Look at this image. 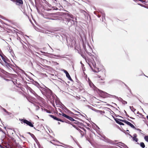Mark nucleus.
Returning <instances> with one entry per match:
<instances>
[{"mask_svg":"<svg viewBox=\"0 0 148 148\" xmlns=\"http://www.w3.org/2000/svg\"><path fill=\"white\" fill-rule=\"evenodd\" d=\"M89 80V84L90 86L91 87H92V86H93L94 87H95V89H94L95 90H96L97 92L101 96H102L103 97H106L107 96V95L108 94L102 90H99L98 88H97V87H96L93 84V83L90 81V79L88 78Z\"/></svg>","mask_w":148,"mask_h":148,"instance_id":"nucleus-1","label":"nucleus"},{"mask_svg":"<svg viewBox=\"0 0 148 148\" xmlns=\"http://www.w3.org/2000/svg\"><path fill=\"white\" fill-rule=\"evenodd\" d=\"M45 88H43L41 92L42 94L46 97L51 96L52 94V91L49 88L45 86Z\"/></svg>","mask_w":148,"mask_h":148,"instance_id":"nucleus-2","label":"nucleus"},{"mask_svg":"<svg viewBox=\"0 0 148 148\" xmlns=\"http://www.w3.org/2000/svg\"><path fill=\"white\" fill-rule=\"evenodd\" d=\"M88 64L90 67L91 69L94 72H97L96 71V70H98L99 72L100 71L99 69L98 68L96 67V64L93 59L92 60H91V62H89Z\"/></svg>","mask_w":148,"mask_h":148,"instance_id":"nucleus-3","label":"nucleus"},{"mask_svg":"<svg viewBox=\"0 0 148 148\" xmlns=\"http://www.w3.org/2000/svg\"><path fill=\"white\" fill-rule=\"evenodd\" d=\"M27 89L32 94H33L38 100L41 101V102H43L44 99L38 96L30 87L28 86Z\"/></svg>","mask_w":148,"mask_h":148,"instance_id":"nucleus-4","label":"nucleus"},{"mask_svg":"<svg viewBox=\"0 0 148 148\" xmlns=\"http://www.w3.org/2000/svg\"><path fill=\"white\" fill-rule=\"evenodd\" d=\"M2 60L4 62L2 63V65L5 66L8 68H12L13 65L10 63V60L6 57H4Z\"/></svg>","mask_w":148,"mask_h":148,"instance_id":"nucleus-5","label":"nucleus"},{"mask_svg":"<svg viewBox=\"0 0 148 148\" xmlns=\"http://www.w3.org/2000/svg\"><path fill=\"white\" fill-rule=\"evenodd\" d=\"M19 120L21 121V123L22 124L23 123L31 127H33L34 126L33 125L34 123H32L31 122L28 121L26 119H19Z\"/></svg>","mask_w":148,"mask_h":148,"instance_id":"nucleus-6","label":"nucleus"},{"mask_svg":"<svg viewBox=\"0 0 148 148\" xmlns=\"http://www.w3.org/2000/svg\"><path fill=\"white\" fill-rule=\"evenodd\" d=\"M88 47L89 49V52L88 51L87 49H86L85 45L84 44L83 45V48L84 49L85 51L88 53L89 55L91 56V55H92L91 54V52H92V49L90 46L88 45Z\"/></svg>","mask_w":148,"mask_h":148,"instance_id":"nucleus-7","label":"nucleus"},{"mask_svg":"<svg viewBox=\"0 0 148 148\" xmlns=\"http://www.w3.org/2000/svg\"><path fill=\"white\" fill-rule=\"evenodd\" d=\"M74 23V22L73 20L68 18L66 19V21L65 24H66L69 27H71Z\"/></svg>","mask_w":148,"mask_h":148,"instance_id":"nucleus-8","label":"nucleus"},{"mask_svg":"<svg viewBox=\"0 0 148 148\" xmlns=\"http://www.w3.org/2000/svg\"><path fill=\"white\" fill-rule=\"evenodd\" d=\"M67 122L68 123H69V124H71L75 128H76L77 130H78L79 131V132L80 133V134H81L82 136H83L85 134V133L84 132L82 131L80 129H79L78 127H77L76 126H75V125H73V124H71V122L70 121H67Z\"/></svg>","mask_w":148,"mask_h":148,"instance_id":"nucleus-9","label":"nucleus"},{"mask_svg":"<svg viewBox=\"0 0 148 148\" xmlns=\"http://www.w3.org/2000/svg\"><path fill=\"white\" fill-rule=\"evenodd\" d=\"M120 121H122L126 124H127L128 125L130 126L131 127L134 129H136V128L135 127L132 123H131L130 122L126 121L125 120H120Z\"/></svg>","mask_w":148,"mask_h":148,"instance_id":"nucleus-10","label":"nucleus"},{"mask_svg":"<svg viewBox=\"0 0 148 148\" xmlns=\"http://www.w3.org/2000/svg\"><path fill=\"white\" fill-rule=\"evenodd\" d=\"M66 40L67 43V44H69V45H70L71 46L73 47L74 45H75V41L74 40L71 39L70 42L69 43L68 39L67 38H66Z\"/></svg>","mask_w":148,"mask_h":148,"instance_id":"nucleus-11","label":"nucleus"},{"mask_svg":"<svg viewBox=\"0 0 148 148\" xmlns=\"http://www.w3.org/2000/svg\"><path fill=\"white\" fill-rule=\"evenodd\" d=\"M63 71L65 73L66 77L68 78V79L70 81L73 82V80L71 79L70 75L69 74V73L67 72V71L64 69L63 70Z\"/></svg>","mask_w":148,"mask_h":148,"instance_id":"nucleus-12","label":"nucleus"},{"mask_svg":"<svg viewBox=\"0 0 148 148\" xmlns=\"http://www.w3.org/2000/svg\"><path fill=\"white\" fill-rule=\"evenodd\" d=\"M111 95L112 96V97L113 98L117 99V101L120 102H126L125 101H124L122 98H121L120 97H118L116 96L115 95Z\"/></svg>","mask_w":148,"mask_h":148,"instance_id":"nucleus-13","label":"nucleus"},{"mask_svg":"<svg viewBox=\"0 0 148 148\" xmlns=\"http://www.w3.org/2000/svg\"><path fill=\"white\" fill-rule=\"evenodd\" d=\"M33 84L38 88L39 89L40 91L42 89V88H43V87L41 86L36 81H35L33 82Z\"/></svg>","mask_w":148,"mask_h":148,"instance_id":"nucleus-14","label":"nucleus"},{"mask_svg":"<svg viewBox=\"0 0 148 148\" xmlns=\"http://www.w3.org/2000/svg\"><path fill=\"white\" fill-rule=\"evenodd\" d=\"M49 116L51 117L53 119H54L58 121H60L61 122H63V121H62L61 119H59L58 118H57L56 117L54 116L53 115L51 114H49Z\"/></svg>","mask_w":148,"mask_h":148,"instance_id":"nucleus-15","label":"nucleus"},{"mask_svg":"<svg viewBox=\"0 0 148 148\" xmlns=\"http://www.w3.org/2000/svg\"><path fill=\"white\" fill-rule=\"evenodd\" d=\"M52 97L53 98V100L50 101V102H60L59 100V99L56 96L54 97L52 96Z\"/></svg>","mask_w":148,"mask_h":148,"instance_id":"nucleus-16","label":"nucleus"},{"mask_svg":"<svg viewBox=\"0 0 148 148\" xmlns=\"http://www.w3.org/2000/svg\"><path fill=\"white\" fill-rule=\"evenodd\" d=\"M64 117L65 118L68 119L71 121H74V119H73L72 117L67 115L66 114H64Z\"/></svg>","mask_w":148,"mask_h":148,"instance_id":"nucleus-17","label":"nucleus"},{"mask_svg":"<svg viewBox=\"0 0 148 148\" xmlns=\"http://www.w3.org/2000/svg\"><path fill=\"white\" fill-rule=\"evenodd\" d=\"M114 120L119 125H124V123L120 121H121L120 120H121V119H119L117 118H116L114 119Z\"/></svg>","mask_w":148,"mask_h":148,"instance_id":"nucleus-18","label":"nucleus"},{"mask_svg":"<svg viewBox=\"0 0 148 148\" xmlns=\"http://www.w3.org/2000/svg\"><path fill=\"white\" fill-rule=\"evenodd\" d=\"M53 1V4L55 5L56 6L57 5V4H59V5H60V4L59 3L58 4V1L57 0H52Z\"/></svg>","mask_w":148,"mask_h":148,"instance_id":"nucleus-19","label":"nucleus"},{"mask_svg":"<svg viewBox=\"0 0 148 148\" xmlns=\"http://www.w3.org/2000/svg\"><path fill=\"white\" fill-rule=\"evenodd\" d=\"M94 14H95L97 17L99 18L101 17V15L99 14V13L98 12L95 11L94 12Z\"/></svg>","mask_w":148,"mask_h":148,"instance_id":"nucleus-20","label":"nucleus"},{"mask_svg":"<svg viewBox=\"0 0 148 148\" xmlns=\"http://www.w3.org/2000/svg\"><path fill=\"white\" fill-rule=\"evenodd\" d=\"M140 146L143 148H144L145 147V144L143 142H141L140 144Z\"/></svg>","mask_w":148,"mask_h":148,"instance_id":"nucleus-21","label":"nucleus"},{"mask_svg":"<svg viewBox=\"0 0 148 148\" xmlns=\"http://www.w3.org/2000/svg\"><path fill=\"white\" fill-rule=\"evenodd\" d=\"M130 108L131 110L133 112H134L136 110V109L133 106H130Z\"/></svg>","mask_w":148,"mask_h":148,"instance_id":"nucleus-22","label":"nucleus"},{"mask_svg":"<svg viewBox=\"0 0 148 148\" xmlns=\"http://www.w3.org/2000/svg\"><path fill=\"white\" fill-rule=\"evenodd\" d=\"M74 121V123H75L77 125H80V123L77 121H76V120H74V121Z\"/></svg>","mask_w":148,"mask_h":148,"instance_id":"nucleus-23","label":"nucleus"},{"mask_svg":"<svg viewBox=\"0 0 148 148\" xmlns=\"http://www.w3.org/2000/svg\"><path fill=\"white\" fill-rule=\"evenodd\" d=\"M101 14L102 15V18L103 19V18H105V14L104 13H102V12H101Z\"/></svg>","mask_w":148,"mask_h":148,"instance_id":"nucleus-24","label":"nucleus"},{"mask_svg":"<svg viewBox=\"0 0 148 148\" xmlns=\"http://www.w3.org/2000/svg\"><path fill=\"white\" fill-rule=\"evenodd\" d=\"M144 139L147 142H148V136H146L144 137Z\"/></svg>","mask_w":148,"mask_h":148,"instance_id":"nucleus-25","label":"nucleus"},{"mask_svg":"<svg viewBox=\"0 0 148 148\" xmlns=\"http://www.w3.org/2000/svg\"><path fill=\"white\" fill-rule=\"evenodd\" d=\"M68 16L69 17H70L71 18H74L73 16L71 14H68Z\"/></svg>","mask_w":148,"mask_h":148,"instance_id":"nucleus-26","label":"nucleus"},{"mask_svg":"<svg viewBox=\"0 0 148 148\" xmlns=\"http://www.w3.org/2000/svg\"><path fill=\"white\" fill-rule=\"evenodd\" d=\"M44 110L47 113H51V112L50 110H48L47 109H45Z\"/></svg>","mask_w":148,"mask_h":148,"instance_id":"nucleus-27","label":"nucleus"},{"mask_svg":"<svg viewBox=\"0 0 148 148\" xmlns=\"http://www.w3.org/2000/svg\"><path fill=\"white\" fill-rule=\"evenodd\" d=\"M57 148H65V147L62 145H58Z\"/></svg>","mask_w":148,"mask_h":148,"instance_id":"nucleus-28","label":"nucleus"},{"mask_svg":"<svg viewBox=\"0 0 148 148\" xmlns=\"http://www.w3.org/2000/svg\"><path fill=\"white\" fill-rule=\"evenodd\" d=\"M133 139L136 142H137L138 141V139L137 138H136V137H133Z\"/></svg>","mask_w":148,"mask_h":148,"instance_id":"nucleus-29","label":"nucleus"},{"mask_svg":"<svg viewBox=\"0 0 148 148\" xmlns=\"http://www.w3.org/2000/svg\"><path fill=\"white\" fill-rule=\"evenodd\" d=\"M58 114L59 115H62L64 117V114H66L63 113H59Z\"/></svg>","mask_w":148,"mask_h":148,"instance_id":"nucleus-30","label":"nucleus"},{"mask_svg":"<svg viewBox=\"0 0 148 148\" xmlns=\"http://www.w3.org/2000/svg\"><path fill=\"white\" fill-rule=\"evenodd\" d=\"M0 56H1V59H3L4 57H5L6 56H5L4 55H0Z\"/></svg>","mask_w":148,"mask_h":148,"instance_id":"nucleus-31","label":"nucleus"},{"mask_svg":"<svg viewBox=\"0 0 148 148\" xmlns=\"http://www.w3.org/2000/svg\"><path fill=\"white\" fill-rule=\"evenodd\" d=\"M3 110L5 112H6L7 113V114H8V111H7L5 109V108H3Z\"/></svg>","mask_w":148,"mask_h":148,"instance_id":"nucleus-32","label":"nucleus"},{"mask_svg":"<svg viewBox=\"0 0 148 148\" xmlns=\"http://www.w3.org/2000/svg\"><path fill=\"white\" fill-rule=\"evenodd\" d=\"M81 129H82L84 131V132L86 134V130L84 128H81Z\"/></svg>","mask_w":148,"mask_h":148,"instance_id":"nucleus-33","label":"nucleus"},{"mask_svg":"<svg viewBox=\"0 0 148 148\" xmlns=\"http://www.w3.org/2000/svg\"><path fill=\"white\" fill-rule=\"evenodd\" d=\"M50 142L52 143V144L54 145H56V144H55V143L53 142H52V141H50Z\"/></svg>","mask_w":148,"mask_h":148,"instance_id":"nucleus-34","label":"nucleus"},{"mask_svg":"<svg viewBox=\"0 0 148 148\" xmlns=\"http://www.w3.org/2000/svg\"><path fill=\"white\" fill-rule=\"evenodd\" d=\"M40 52L41 53H42L43 54H45L46 53V52H45L42 51H40Z\"/></svg>","mask_w":148,"mask_h":148,"instance_id":"nucleus-35","label":"nucleus"},{"mask_svg":"<svg viewBox=\"0 0 148 148\" xmlns=\"http://www.w3.org/2000/svg\"><path fill=\"white\" fill-rule=\"evenodd\" d=\"M128 90L129 91V92H130L131 94H132V91H131V89H129Z\"/></svg>","mask_w":148,"mask_h":148,"instance_id":"nucleus-36","label":"nucleus"},{"mask_svg":"<svg viewBox=\"0 0 148 148\" xmlns=\"http://www.w3.org/2000/svg\"><path fill=\"white\" fill-rule=\"evenodd\" d=\"M136 130H138V131H141V130L140 129H139V128L136 129Z\"/></svg>","mask_w":148,"mask_h":148,"instance_id":"nucleus-37","label":"nucleus"},{"mask_svg":"<svg viewBox=\"0 0 148 148\" xmlns=\"http://www.w3.org/2000/svg\"><path fill=\"white\" fill-rule=\"evenodd\" d=\"M125 113H126V115L127 116H128V117H129V115H128V114H127V112H126V111H125Z\"/></svg>","mask_w":148,"mask_h":148,"instance_id":"nucleus-38","label":"nucleus"},{"mask_svg":"<svg viewBox=\"0 0 148 148\" xmlns=\"http://www.w3.org/2000/svg\"><path fill=\"white\" fill-rule=\"evenodd\" d=\"M124 84L125 85V86L127 87V86L126 84H125L124 83Z\"/></svg>","mask_w":148,"mask_h":148,"instance_id":"nucleus-39","label":"nucleus"},{"mask_svg":"<svg viewBox=\"0 0 148 148\" xmlns=\"http://www.w3.org/2000/svg\"><path fill=\"white\" fill-rule=\"evenodd\" d=\"M127 88L129 90V89H130V88L127 86Z\"/></svg>","mask_w":148,"mask_h":148,"instance_id":"nucleus-40","label":"nucleus"},{"mask_svg":"<svg viewBox=\"0 0 148 148\" xmlns=\"http://www.w3.org/2000/svg\"><path fill=\"white\" fill-rule=\"evenodd\" d=\"M102 70H103V71H103H103H104V72H105V70L104 69H102Z\"/></svg>","mask_w":148,"mask_h":148,"instance_id":"nucleus-41","label":"nucleus"},{"mask_svg":"<svg viewBox=\"0 0 148 148\" xmlns=\"http://www.w3.org/2000/svg\"><path fill=\"white\" fill-rule=\"evenodd\" d=\"M87 106L89 107V108H90L91 106L89 105H88Z\"/></svg>","mask_w":148,"mask_h":148,"instance_id":"nucleus-42","label":"nucleus"},{"mask_svg":"<svg viewBox=\"0 0 148 148\" xmlns=\"http://www.w3.org/2000/svg\"><path fill=\"white\" fill-rule=\"evenodd\" d=\"M137 114H140V113L138 111V112L137 113Z\"/></svg>","mask_w":148,"mask_h":148,"instance_id":"nucleus-43","label":"nucleus"},{"mask_svg":"<svg viewBox=\"0 0 148 148\" xmlns=\"http://www.w3.org/2000/svg\"><path fill=\"white\" fill-rule=\"evenodd\" d=\"M147 120H148V116H147Z\"/></svg>","mask_w":148,"mask_h":148,"instance_id":"nucleus-44","label":"nucleus"},{"mask_svg":"<svg viewBox=\"0 0 148 148\" xmlns=\"http://www.w3.org/2000/svg\"><path fill=\"white\" fill-rule=\"evenodd\" d=\"M0 147H2V146L0 144Z\"/></svg>","mask_w":148,"mask_h":148,"instance_id":"nucleus-45","label":"nucleus"},{"mask_svg":"<svg viewBox=\"0 0 148 148\" xmlns=\"http://www.w3.org/2000/svg\"><path fill=\"white\" fill-rule=\"evenodd\" d=\"M62 81H63L64 82H65L66 84V82H64V81H63V80H62Z\"/></svg>","mask_w":148,"mask_h":148,"instance_id":"nucleus-46","label":"nucleus"},{"mask_svg":"<svg viewBox=\"0 0 148 148\" xmlns=\"http://www.w3.org/2000/svg\"><path fill=\"white\" fill-rule=\"evenodd\" d=\"M58 9V8H56V9H55V10H57Z\"/></svg>","mask_w":148,"mask_h":148,"instance_id":"nucleus-47","label":"nucleus"},{"mask_svg":"<svg viewBox=\"0 0 148 148\" xmlns=\"http://www.w3.org/2000/svg\"><path fill=\"white\" fill-rule=\"evenodd\" d=\"M51 19H52V20H54V19H53V18H51Z\"/></svg>","mask_w":148,"mask_h":148,"instance_id":"nucleus-48","label":"nucleus"},{"mask_svg":"<svg viewBox=\"0 0 148 148\" xmlns=\"http://www.w3.org/2000/svg\"><path fill=\"white\" fill-rule=\"evenodd\" d=\"M143 75H145L144 74V73H143Z\"/></svg>","mask_w":148,"mask_h":148,"instance_id":"nucleus-49","label":"nucleus"},{"mask_svg":"<svg viewBox=\"0 0 148 148\" xmlns=\"http://www.w3.org/2000/svg\"><path fill=\"white\" fill-rule=\"evenodd\" d=\"M101 79V80H103V79Z\"/></svg>","mask_w":148,"mask_h":148,"instance_id":"nucleus-50","label":"nucleus"},{"mask_svg":"<svg viewBox=\"0 0 148 148\" xmlns=\"http://www.w3.org/2000/svg\"><path fill=\"white\" fill-rule=\"evenodd\" d=\"M128 120H129V121H132L131 120H130V119H128Z\"/></svg>","mask_w":148,"mask_h":148,"instance_id":"nucleus-51","label":"nucleus"},{"mask_svg":"<svg viewBox=\"0 0 148 148\" xmlns=\"http://www.w3.org/2000/svg\"><path fill=\"white\" fill-rule=\"evenodd\" d=\"M101 77V76H99V78H100V77Z\"/></svg>","mask_w":148,"mask_h":148,"instance_id":"nucleus-52","label":"nucleus"},{"mask_svg":"<svg viewBox=\"0 0 148 148\" xmlns=\"http://www.w3.org/2000/svg\"><path fill=\"white\" fill-rule=\"evenodd\" d=\"M101 102H103V101H101Z\"/></svg>","mask_w":148,"mask_h":148,"instance_id":"nucleus-53","label":"nucleus"},{"mask_svg":"<svg viewBox=\"0 0 148 148\" xmlns=\"http://www.w3.org/2000/svg\"><path fill=\"white\" fill-rule=\"evenodd\" d=\"M92 106H93V105H92Z\"/></svg>","mask_w":148,"mask_h":148,"instance_id":"nucleus-54","label":"nucleus"},{"mask_svg":"<svg viewBox=\"0 0 148 148\" xmlns=\"http://www.w3.org/2000/svg\"><path fill=\"white\" fill-rule=\"evenodd\" d=\"M59 124H60V123L59 122H58Z\"/></svg>","mask_w":148,"mask_h":148,"instance_id":"nucleus-55","label":"nucleus"},{"mask_svg":"<svg viewBox=\"0 0 148 148\" xmlns=\"http://www.w3.org/2000/svg\"><path fill=\"white\" fill-rule=\"evenodd\" d=\"M147 104H148V103H146Z\"/></svg>","mask_w":148,"mask_h":148,"instance_id":"nucleus-56","label":"nucleus"}]
</instances>
